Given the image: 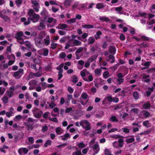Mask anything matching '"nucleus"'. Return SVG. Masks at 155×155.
Masks as SVG:
<instances>
[{"mask_svg":"<svg viewBox=\"0 0 155 155\" xmlns=\"http://www.w3.org/2000/svg\"><path fill=\"white\" fill-rule=\"evenodd\" d=\"M124 141L123 139H120L117 141H115L112 143L113 146L117 149L121 148L124 146Z\"/></svg>","mask_w":155,"mask_h":155,"instance_id":"obj_1","label":"nucleus"},{"mask_svg":"<svg viewBox=\"0 0 155 155\" xmlns=\"http://www.w3.org/2000/svg\"><path fill=\"white\" fill-rule=\"evenodd\" d=\"M153 128H152L148 129L146 131H143V132H142L141 133H140L139 134L140 135H142L143 134H148L150 133L153 132Z\"/></svg>","mask_w":155,"mask_h":155,"instance_id":"obj_8","label":"nucleus"},{"mask_svg":"<svg viewBox=\"0 0 155 155\" xmlns=\"http://www.w3.org/2000/svg\"><path fill=\"white\" fill-rule=\"evenodd\" d=\"M96 8L98 9H100L103 8L104 7V4L102 3H97L96 5Z\"/></svg>","mask_w":155,"mask_h":155,"instance_id":"obj_24","label":"nucleus"},{"mask_svg":"<svg viewBox=\"0 0 155 155\" xmlns=\"http://www.w3.org/2000/svg\"><path fill=\"white\" fill-rule=\"evenodd\" d=\"M81 97L83 100H85L87 98L88 95L87 93L83 92L81 94Z\"/></svg>","mask_w":155,"mask_h":155,"instance_id":"obj_33","label":"nucleus"},{"mask_svg":"<svg viewBox=\"0 0 155 155\" xmlns=\"http://www.w3.org/2000/svg\"><path fill=\"white\" fill-rule=\"evenodd\" d=\"M27 121L28 123L30 125H31V126H32V125L34 124V122L35 121V120L34 119L30 117L28 118Z\"/></svg>","mask_w":155,"mask_h":155,"instance_id":"obj_18","label":"nucleus"},{"mask_svg":"<svg viewBox=\"0 0 155 155\" xmlns=\"http://www.w3.org/2000/svg\"><path fill=\"white\" fill-rule=\"evenodd\" d=\"M155 9V4L153 5L150 8V11L151 12L155 13V11H154V10Z\"/></svg>","mask_w":155,"mask_h":155,"instance_id":"obj_53","label":"nucleus"},{"mask_svg":"<svg viewBox=\"0 0 155 155\" xmlns=\"http://www.w3.org/2000/svg\"><path fill=\"white\" fill-rule=\"evenodd\" d=\"M99 19L101 21H105L106 22H109L110 21V20L108 18L105 17H100Z\"/></svg>","mask_w":155,"mask_h":155,"instance_id":"obj_25","label":"nucleus"},{"mask_svg":"<svg viewBox=\"0 0 155 155\" xmlns=\"http://www.w3.org/2000/svg\"><path fill=\"white\" fill-rule=\"evenodd\" d=\"M102 35V32L100 31H97L96 34L94 35V37L96 40L100 39L101 38V35Z\"/></svg>","mask_w":155,"mask_h":155,"instance_id":"obj_10","label":"nucleus"},{"mask_svg":"<svg viewBox=\"0 0 155 155\" xmlns=\"http://www.w3.org/2000/svg\"><path fill=\"white\" fill-rule=\"evenodd\" d=\"M117 81L118 82V84H120L124 82V79L123 78H117Z\"/></svg>","mask_w":155,"mask_h":155,"instance_id":"obj_46","label":"nucleus"},{"mask_svg":"<svg viewBox=\"0 0 155 155\" xmlns=\"http://www.w3.org/2000/svg\"><path fill=\"white\" fill-rule=\"evenodd\" d=\"M109 74V72L108 71H105L103 74L104 78L105 79L107 78Z\"/></svg>","mask_w":155,"mask_h":155,"instance_id":"obj_43","label":"nucleus"},{"mask_svg":"<svg viewBox=\"0 0 155 155\" xmlns=\"http://www.w3.org/2000/svg\"><path fill=\"white\" fill-rule=\"evenodd\" d=\"M81 126H84V124L86 125V126H90V123L87 120H82L80 123Z\"/></svg>","mask_w":155,"mask_h":155,"instance_id":"obj_9","label":"nucleus"},{"mask_svg":"<svg viewBox=\"0 0 155 155\" xmlns=\"http://www.w3.org/2000/svg\"><path fill=\"white\" fill-rule=\"evenodd\" d=\"M51 140H46L44 144V146L45 147H47L48 146H51Z\"/></svg>","mask_w":155,"mask_h":155,"instance_id":"obj_23","label":"nucleus"},{"mask_svg":"<svg viewBox=\"0 0 155 155\" xmlns=\"http://www.w3.org/2000/svg\"><path fill=\"white\" fill-rule=\"evenodd\" d=\"M37 81L35 80H32L30 81L28 83L30 85L36 84Z\"/></svg>","mask_w":155,"mask_h":155,"instance_id":"obj_48","label":"nucleus"},{"mask_svg":"<svg viewBox=\"0 0 155 155\" xmlns=\"http://www.w3.org/2000/svg\"><path fill=\"white\" fill-rule=\"evenodd\" d=\"M57 46V44L55 43H52L51 45V48L53 49H54L56 48Z\"/></svg>","mask_w":155,"mask_h":155,"instance_id":"obj_52","label":"nucleus"},{"mask_svg":"<svg viewBox=\"0 0 155 155\" xmlns=\"http://www.w3.org/2000/svg\"><path fill=\"white\" fill-rule=\"evenodd\" d=\"M38 110V108L36 107L35 108L33 111V114L34 116L37 118H40L41 117L43 114V112L41 111H40L39 112H36L37 110Z\"/></svg>","mask_w":155,"mask_h":155,"instance_id":"obj_3","label":"nucleus"},{"mask_svg":"<svg viewBox=\"0 0 155 155\" xmlns=\"http://www.w3.org/2000/svg\"><path fill=\"white\" fill-rule=\"evenodd\" d=\"M138 14L140 16L144 17L145 18H146V16L147 15L146 13H142L141 12H139Z\"/></svg>","mask_w":155,"mask_h":155,"instance_id":"obj_54","label":"nucleus"},{"mask_svg":"<svg viewBox=\"0 0 155 155\" xmlns=\"http://www.w3.org/2000/svg\"><path fill=\"white\" fill-rule=\"evenodd\" d=\"M101 70L99 69H97L95 70V74L97 75H100Z\"/></svg>","mask_w":155,"mask_h":155,"instance_id":"obj_62","label":"nucleus"},{"mask_svg":"<svg viewBox=\"0 0 155 155\" xmlns=\"http://www.w3.org/2000/svg\"><path fill=\"white\" fill-rule=\"evenodd\" d=\"M72 109L71 107L67 108L65 110V113H68L72 111Z\"/></svg>","mask_w":155,"mask_h":155,"instance_id":"obj_60","label":"nucleus"},{"mask_svg":"<svg viewBox=\"0 0 155 155\" xmlns=\"http://www.w3.org/2000/svg\"><path fill=\"white\" fill-rule=\"evenodd\" d=\"M56 132L58 135H60L61 134L62 132L61 128L60 127H58L55 129Z\"/></svg>","mask_w":155,"mask_h":155,"instance_id":"obj_21","label":"nucleus"},{"mask_svg":"<svg viewBox=\"0 0 155 155\" xmlns=\"http://www.w3.org/2000/svg\"><path fill=\"white\" fill-rule=\"evenodd\" d=\"M71 2V0H65L64 4L65 6H68L70 5Z\"/></svg>","mask_w":155,"mask_h":155,"instance_id":"obj_35","label":"nucleus"},{"mask_svg":"<svg viewBox=\"0 0 155 155\" xmlns=\"http://www.w3.org/2000/svg\"><path fill=\"white\" fill-rule=\"evenodd\" d=\"M121 130H123V131L125 133H128L129 132V129L126 127H124L121 129Z\"/></svg>","mask_w":155,"mask_h":155,"instance_id":"obj_51","label":"nucleus"},{"mask_svg":"<svg viewBox=\"0 0 155 155\" xmlns=\"http://www.w3.org/2000/svg\"><path fill=\"white\" fill-rule=\"evenodd\" d=\"M151 105L149 103H146L143 105V107L144 109H147L150 107Z\"/></svg>","mask_w":155,"mask_h":155,"instance_id":"obj_30","label":"nucleus"},{"mask_svg":"<svg viewBox=\"0 0 155 155\" xmlns=\"http://www.w3.org/2000/svg\"><path fill=\"white\" fill-rule=\"evenodd\" d=\"M67 145V144L66 143H64L61 144L57 146V147L59 149H61L62 147H64Z\"/></svg>","mask_w":155,"mask_h":155,"instance_id":"obj_56","label":"nucleus"},{"mask_svg":"<svg viewBox=\"0 0 155 155\" xmlns=\"http://www.w3.org/2000/svg\"><path fill=\"white\" fill-rule=\"evenodd\" d=\"M104 154L105 155H113L111 153V151L108 149L106 148L104 150Z\"/></svg>","mask_w":155,"mask_h":155,"instance_id":"obj_27","label":"nucleus"},{"mask_svg":"<svg viewBox=\"0 0 155 155\" xmlns=\"http://www.w3.org/2000/svg\"><path fill=\"white\" fill-rule=\"evenodd\" d=\"M97 54H94L91 56L88 59V61L91 63L95 61L97 57Z\"/></svg>","mask_w":155,"mask_h":155,"instance_id":"obj_12","label":"nucleus"},{"mask_svg":"<svg viewBox=\"0 0 155 155\" xmlns=\"http://www.w3.org/2000/svg\"><path fill=\"white\" fill-rule=\"evenodd\" d=\"M81 42L77 40H75L73 42V45L74 46L81 45Z\"/></svg>","mask_w":155,"mask_h":155,"instance_id":"obj_20","label":"nucleus"},{"mask_svg":"<svg viewBox=\"0 0 155 155\" xmlns=\"http://www.w3.org/2000/svg\"><path fill=\"white\" fill-rule=\"evenodd\" d=\"M59 26L60 27L59 29L64 30L68 27V25L65 24H60Z\"/></svg>","mask_w":155,"mask_h":155,"instance_id":"obj_16","label":"nucleus"},{"mask_svg":"<svg viewBox=\"0 0 155 155\" xmlns=\"http://www.w3.org/2000/svg\"><path fill=\"white\" fill-rule=\"evenodd\" d=\"M47 103L49 104V107L51 109L53 108L54 106H56V105L53 103H49V102H48Z\"/></svg>","mask_w":155,"mask_h":155,"instance_id":"obj_44","label":"nucleus"},{"mask_svg":"<svg viewBox=\"0 0 155 155\" xmlns=\"http://www.w3.org/2000/svg\"><path fill=\"white\" fill-rule=\"evenodd\" d=\"M77 145L78 146L79 148H84L86 147L85 145L84 144L83 142H81L79 143Z\"/></svg>","mask_w":155,"mask_h":155,"instance_id":"obj_31","label":"nucleus"},{"mask_svg":"<svg viewBox=\"0 0 155 155\" xmlns=\"http://www.w3.org/2000/svg\"><path fill=\"white\" fill-rule=\"evenodd\" d=\"M46 37L47 39L45 38L44 39V41L45 44L47 45H48L50 44V37L49 35H47L46 36Z\"/></svg>","mask_w":155,"mask_h":155,"instance_id":"obj_22","label":"nucleus"},{"mask_svg":"<svg viewBox=\"0 0 155 155\" xmlns=\"http://www.w3.org/2000/svg\"><path fill=\"white\" fill-rule=\"evenodd\" d=\"M23 34L22 31H19L17 33L15 34V38L18 40H23L21 37L23 35Z\"/></svg>","mask_w":155,"mask_h":155,"instance_id":"obj_5","label":"nucleus"},{"mask_svg":"<svg viewBox=\"0 0 155 155\" xmlns=\"http://www.w3.org/2000/svg\"><path fill=\"white\" fill-rule=\"evenodd\" d=\"M22 116L20 115H16L14 119V120L17 121L19 120L22 118Z\"/></svg>","mask_w":155,"mask_h":155,"instance_id":"obj_32","label":"nucleus"},{"mask_svg":"<svg viewBox=\"0 0 155 155\" xmlns=\"http://www.w3.org/2000/svg\"><path fill=\"white\" fill-rule=\"evenodd\" d=\"M116 50V48L115 46L110 45L109 47V51L111 54L114 55L115 54Z\"/></svg>","mask_w":155,"mask_h":155,"instance_id":"obj_4","label":"nucleus"},{"mask_svg":"<svg viewBox=\"0 0 155 155\" xmlns=\"http://www.w3.org/2000/svg\"><path fill=\"white\" fill-rule=\"evenodd\" d=\"M155 22V19H153L147 22V24L149 25H152Z\"/></svg>","mask_w":155,"mask_h":155,"instance_id":"obj_58","label":"nucleus"},{"mask_svg":"<svg viewBox=\"0 0 155 155\" xmlns=\"http://www.w3.org/2000/svg\"><path fill=\"white\" fill-rule=\"evenodd\" d=\"M112 137L113 138H114L115 139H122L123 138H124V137L122 136H121L120 135H115L114 136H113Z\"/></svg>","mask_w":155,"mask_h":155,"instance_id":"obj_41","label":"nucleus"},{"mask_svg":"<svg viewBox=\"0 0 155 155\" xmlns=\"http://www.w3.org/2000/svg\"><path fill=\"white\" fill-rule=\"evenodd\" d=\"M15 2L17 6L19 7L20 5L22 4V1L21 0H16Z\"/></svg>","mask_w":155,"mask_h":155,"instance_id":"obj_47","label":"nucleus"},{"mask_svg":"<svg viewBox=\"0 0 155 155\" xmlns=\"http://www.w3.org/2000/svg\"><path fill=\"white\" fill-rule=\"evenodd\" d=\"M49 52V50L48 49H46L43 52V55L44 56H46L48 55Z\"/></svg>","mask_w":155,"mask_h":155,"instance_id":"obj_45","label":"nucleus"},{"mask_svg":"<svg viewBox=\"0 0 155 155\" xmlns=\"http://www.w3.org/2000/svg\"><path fill=\"white\" fill-rule=\"evenodd\" d=\"M90 49L92 54H94L95 53V51L97 49V45H96L95 46L94 45H91L90 47Z\"/></svg>","mask_w":155,"mask_h":155,"instance_id":"obj_7","label":"nucleus"},{"mask_svg":"<svg viewBox=\"0 0 155 155\" xmlns=\"http://www.w3.org/2000/svg\"><path fill=\"white\" fill-rule=\"evenodd\" d=\"M133 96L135 99L137 100L139 97V94L137 91H134L133 93Z\"/></svg>","mask_w":155,"mask_h":155,"instance_id":"obj_28","label":"nucleus"},{"mask_svg":"<svg viewBox=\"0 0 155 155\" xmlns=\"http://www.w3.org/2000/svg\"><path fill=\"white\" fill-rule=\"evenodd\" d=\"M68 92L70 93H72L74 91V90L73 88L70 86L68 87Z\"/></svg>","mask_w":155,"mask_h":155,"instance_id":"obj_61","label":"nucleus"},{"mask_svg":"<svg viewBox=\"0 0 155 155\" xmlns=\"http://www.w3.org/2000/svg\"><path fill=\"white\" fill-rule=\"evenodd\" d=\"M76 21V18H71L67 21V23L68 24H70L71 23H74Z\"/></svg>","mask_w":155,"mask_h":155,"instance_id":"obj_37","label":"nucleus"},{"mask_svg":"<svg viewBox=\"0 0 155 155\" xmlns=\"http://www.w3.org/2000/svg\"><path fill=\"white\" fill-rule=\"evenodd\" d=\"M81 154H82L81 152L78 150L73 152L72 155H80Z\"/></svg>","mask_w":155,"mask_h":155,"instance_id":"obj_55","label":"nucleus"},{"mask_svg":"<svg viewBox=\"0 0 155 155\" xmlns=\"http://www.w3.org/2000/svg\"><path fill=\"white\" fill-rule=\"evenodd\" d=\"M59 57L62 58H64L66 56V54L64 52H62L59 55Z\"/></svg>","mask_w":155,"mask_h":155,"instance_id":"obj_49","label":"nucleus"},{"mask_svg":"<svg viewBox=\"0 0 155 155\" xmlns=\"http://www.w3.org/2000/svg\"><path fill=\"white\" fill-rule=\"evenodd\" d=\"M150 62L149 61H147L145 62L144 64H143V63H142L141 64L142 65H144L145 66V67H146L147 68H149L150 65Z\"/></svg>","mask_w":155,"mask_h":155,"instance_id":"obj_36","label":"nucleus"},{"mask_svg":"<svg viewBox=\"0 0 155 155\" xmlns=\"http://www.w3.org/2000/svg\"><path fill=\"white\" fill-rule=\"evenodd\" d=\"M0 17L6 21L8 22L10 21V20L9 17L6 15H3L0 12Z\"/></svg>","mask_w":155,"mask_h":155,"instance_id":"obj_6","label":"nucleus"},{"mask_svg":"<svg viewBox=\"0 0 155 155\" xmlns=\"http://www.w3.org/2000/svg\"><path fill=\"white\" fill-rule=\"evenodd\" d=\"M134 136H132L131 137H132L127 139L125 140L126 142L127 143H130L134 141L135 140L134 138Z\"/></svg>","mask_w":155,"mask_h":155,"instance_id":"obj_11","label":"nucleus"},{"mask_svg":"<svg viewBox=\"0 0 155 155\" xmlns=\"http://www.w3.org/2000/svg\"><path fill=\"white\" fill-rule=\"evenodd\" d=\"M99 150L100 148L98 144L97 143L95 144L93 147V150L94 151H95L96 150H98L99 151Z\"/></svg>","mask_w":155,"mask_h":155,"instance_id":"obj_26","label":"nucleus"},{"mask_svg":"<svg viewBox=\"0 0 155 155\" xmlns=\"http://www.w3.org/2000/svg\"><path fill=\"white\" fill-rule=\"evenodd\" d=\"M36 64H32L31 65V68L34 69L36 71L37 70L36 67Z\"/></svg>","mask_w":155,"mask_h":155,"instance_id":"obj_63","label":"nucleus"},{"mask_svg":"<svg viewBox=\"0 0 155 155\" xmlns=\"http://www.w3.org/2000/svg\"><path fill=\"white\" fill-rule=\"evenodd\" d=\"M38 0H31L32 4L36 6H38Z\"/></svg>","mask_w":155,"mask_h":155,"instance_id":"obj_39","label":"nucleus"},{"mask_svg":"<svg viewBox=\"0 0 155 155\" xmlns=\"http://www.w3.org/2000/svg\"><path fill=\"white\" fill-rule=\"evenodd\" d=\"M95 41V40L94 37H90L88 40V45L93 44Z\"/></svg>","mask_w":155,"mask_h":155,"instance_id":"obj_14","label":"nucleus"},{"mask_svg":"<svg viewBox=\"0 0 155 155\" xmlns=\"http://www.w3.org/2000/svg\"><path fill=\"white\" fill-rule=\"evenodd\" d=\"M39 28L38 29L39 30H41L43 29L45 27V25L44 24V22L42 20L39 24Z\"/></svg>","mask_w":155,"mask_h":155,"instance_id":"obj_19","label":"nucleus"},{"mask_svg":"<svg viewBox=\"0 0 155 155\" xmlns=\"http://www.w3.org/2000/svg\"><path fill=\"white\" fill-rule=\"evenodd\" d=\"M150 114V113L147 111H146L143 113V115L145 117H147L149 116Z\"/></svg>","mask_w":155,"mask_h":155,"instance_id":"obj_64","label":"nucleus"},{"mask_svg":"<svg viewBox=\"0 0 155 155\" xmlns=\"http://www.w3.org/2000/svg\"><path fill=\"white\" fill-rule=\"evenodd\" d=\"M120 39L122 41H124L125 39V35L123 34H121L120 36Z\"/></svg>","mask_w":155,"mask_h":155,"instance_id":"obj_50","label":"nucleus"},{"mask_svg":"<svg viewBox=\"0 0 155 155\" xmlns=\"http://www.w3.org/2000/svg\"><path fill=\"white\" fill-rule=\"evenodd\" d=\"M94 26L93 25L87 24L85 25H83L82 27L84 28H93Z\"/></svg>","mask_w":155,"mask_h":155,"instance_id":"obj_17","label":"nucleus"},{"mask_svg":"<svg viewBox=\"0 0 155 155\" xmlns=\"http://www.w3.org/2000/svg\"><path fill=\"white\" fill-rule=\"evenodd\" d=\"M42 40L39 38L38 37H36L35 38V44L37 45H39L40 44H41V40Z\"/></svg>","mask_w":155,"mask_h":155,"instance_id":"obj_15","label":"nucleus"},{"mask_svg":"<svg viewBox=\"0 0 155 155\" xmlns=\"http://www.w3.org/2000/svg\"><path fill=\"white\" fill-rule=\"evenodd\" d=\"M6 93L7 95L8 96L9 98L12 97V95L14 94L13 92L12 91H7Z\"/></svg>","mask_w":155,"mask_h":155,"instance_id":"obj_34","label":"nucleus"},{"mask_svg":"<svg viewBox=\"0 0 155 155\" xmlns=\"http://www.w3.org/2000/svg\"><path fill=\"white\" fill-rule=\"evenodd\" d=\"M34 11L32 9H29L28 12V14L30 17V15H32L33 14H34Z\"/></svg>","mask_w":155,"mask_h":155,"instance_id":"obj_57","label":"nucleus"},{"mask_svg":"<svg viewBox=\"0 0 155 155\" xmlns=\"http://www.w3.org/2000/svg\"><path fill=\"white\" fill-rule=\"evenodd\" d=\"M108 45V44L107 42L104 41L102 45V47L103 49H105L107 48Z\"/></svg>","mask_w":155,"mask_h":155,"instance_id":"obj_59","label":"nucleus"},{"mask_svg":"<svg viewBox=\"0 0 155 155\" xmlns=\"http://www.w3.org/2000/svg\"><path fill=\"white\" fill-rule=\"evenodd\" d=\"M13 113V112L12 111H11V112H7L6 113V115L7 117L9 118L12 116V114Z\"/></svg>","mask_w":155,"mask_h":155,"instance_id":"obj_40","label":"nucleus"},{"mask_svg":"<svg viewBox=\"0 0 155 155\" xmlns=\"http://www.w3.org/2000/svg\"><path fill=\"white\" fill-rule=\"evenodd\" d=\"M149 45V44H148V43L147 42H143L140 44L138 45L137 46H139V47L141 48H142V47L146 48L147 47H148Z\"/></svg>","mask_w":155,"mask_h":155,"instance_id":"obj_13","label":"nucleus"},{"mask_svg":"<svg viewBox=\"0 0 155 155\" xmlns=\"http://www.w3.org/2000/svg\"><path fill=\"white\" fill-rule=\"evenodd\" d=\"M35 73L31 72L28 75V80L32 79L34 76H35Z\"/></svg>","mask_w":155,"mask_h":155,"instance_id":"obj_42","label":"nucleus"},{"mask_svg":"<svg viewBox=\"0 0 155 155\" xmlns=\"http://www.w3.org/2000/svg\"><path fill=\"white\" fill-rule=\"evenodd\" d=\"M110 120L112 122H117L118 121V120L117 117L114 116H112L110 118Z\"/></svg>","mask_w":155,"mask_h":155,"instance_id":"obj_29","label":"nucleus"},{"mask_svg":"<svg viewBox=\"0 0 155 155\" xmlns=\"http://www.w3.org/2000/svg\"><path fill=\"white\" fill-rule=\"evenodd\" d=\"M2 101L5 104L7 103L8 101V98L6 96H5L3 98H2Z\"/></svg>","mask_w":155,"mask_h":155,"instance_id":"obj_38","label":"nucleus"},{"mask_svg":"<svg viewBox=\"0 0 155 155\" xmlns=\"http://www.w3.org/2000/svg\"><path fill=\"white\" fill-rule=\"evenodd\" d=\"M40 18V16L34 13L32 15H30L29 19L31 20L33 23H35L38 21Z\"/></svg>","mask_w":155,"mask_h":155,"instance_id":"obj_2","label":"nucleus"}]
</instances>
